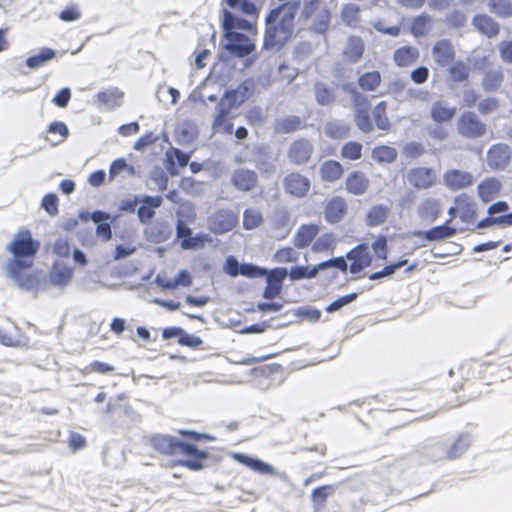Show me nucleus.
Returning <instances> with one entry per match:
<instances>
[{"label": "nucleus", "mask_w": 512, "mask_h": 512, "mask_svg": "<svg viewBox=\"0 0 512 512\" xmlns=\"http://www.w3.org/2000/svg\"><path fill=\"white\" fill-rule=\"evenodd\" d=\"M221 28L223 33H226V31H238L243 33V31L252 32L256 27L250 20L224 8L221 13Z\"/></svg>", "instance_id": "nucleus-14"}, {"label": "nucleus", "mask_w": 512, "mask_h": 512, "mask_svg": "<svg viewBox=\"0 0 512 512\" xmlns=\"http://www.w3.org/2000/svg\"><path fill=\"white\" fill-rule=\"evenodd\" d=\"M318 233L319 226L317 224H302L293 237V243L296 248L304 249L312 243Z\"/></svg>", "instance_id": "nucleus-26"}, {"label": "nucleus", "mask_w": 512, "mask_h": 512, "mask_svg": "<svg viewBox=\"0 0 512 512\" xmlns=\"http://www.w3.org/2000/svg\"><path fill=\"white\" fill-rule=\"evenodd\" d=\"M473 442V436L469 432L461 433L456 440L447 444L446 442H440L439 447L442 448V453L433 455L432 458L435 461L441 459L455 460L461 457Z\"/></svg>", "instance_id": "nucleus-7"}, {"label": "nucleus", "mask_w": 512, "mask_h": 512, "mask_svg": "<svg viewBox=\"0 0 512 512\" xmlns=\"http://www.w3.org/2000/svg\"><path fill=\"white\" fill-rule=\"evenodd\" d=\"M212 240L211 236L204 232H198L195 235H191L189 239H183L181 241V248L183 250H199L206 246Z\"/></svg>", "instance_id": "nucleus-46"}, {"label": "nucleus", "mask_w": 512, "mask_h": 512, "mask_svg": "<svg viewBox=\"0 0 512 512\" xmlns=\"http://www.w3.org/2000/svg\"><path fill=\"white\" fill-rule=\"evenodd\" d=\"M124 93L118 89L100 91L97 93V100L107 106H120Z\"/></svg>", "instance_id": "nucleus-56"}, {"label": "nucleus", "mask_w": 512, "mask_h": 512, "mask_svg": "<svg viewBox=\"0 0 512 512\" xmlns=\"http://www.w3.org/2000/svg\"><path fill=\"white\" fill-rule=\"evenodd\" d=\"M336 491L335 485H321L315 487L311 493V502L314 508H323L328 497Z\"/></svg>", "instance_id": "nucleus-45"}, {"label": "nucleus", "mask_w": 512, "mask_h": 512, "mask_svg": "<svg viewBox=\"0 0 512 512\" xmlns=\"http://www.w3.org/2000/svg\"><path fill=\"white\" fill-rule=\"evenodd\" d=\"M371 248L377 259L384 261L387 260L389 250L387 236L378 235L377 238L371 243Z\"/></svg>", "instance_id": "nucleus-63"}, {"label": "nucleus", "mask_w": 512, "mask_h": 512, "mask_svg": "<svg viewBox=\"0 0 512 512\" xmlns=\"http://www.w3.org/2000/svg\"><path fill=\"white\" fill-rule=\"evenodd\" d=\"M116 220L110 213L107 216H101L93 219L96 225V235L103 241H109L112 238V223Z\"/></svg>", "instance_id": "nucleus-43"}, {"label": "nucleus", "mask_w": 512, "mask_h": 512, "mask_svg": "<svg viewBox=\"0 0 512 512\" xmlns=\"http://www.w3.org/2000/svg\"><path fill=\"white\" fill-rule=\"evenodd\" d=\"M301 0L291 4H278L265 17L262 50L281 51L293 38L295 18L300 10Z\"/></svg>", "instance_id": "nucleus-2"}, {"label": "nucleus", "mask_w": 512, "mask_h": 512, "mask_svg": "<svg viewBox=\"0 0 512 512\" xmlns=\"http://www.w3.org/2000/svg\"><path fill=\"white\" fill-rule=\"evenodd\" d=\"M287 277H289V270L286 267L266 268L264 276H262L266 284L273 286L276 290H283V284Z\"/></svg>", "instance_id": "nucleus-40"}, {"label": "nucleus", "mask_w": 512, "mask_h": 512, "mask_svg": "<svg viewBox=\"0 0 512 512\" xmlns=\"http://www.w3.org/2000/svg\"><path fill=\"white\" fill-rule=\"evenodd\" d=\"M74 276V269L65 263L54 261L46 277L47 285L51 284L57 288H65L70 284Z\"/></svg>", "instance_id": "nucleus-16"}, {"label": "nucleus", "mask_w": 512, "mask_h": 512, "mask_svg": "<svg viewBox=\"0 0 512 512\" xmlns=\"http://www.w3.org/2000/svg\"><path fill=\"white\" fill-rule=\"evenodd\" d=\"M238 215L230 209H218L207 218V227L215 235H222L234 229Z\"/></svg>", "instance_id": "nucleus-6"}, {"label": "nucleus", "mask_w": 512, "mask_h": 512, "mask_svg": "<svg viewBox=\"0 0 512 512\" xmlns=\"http://www.w3.org/2000/svg\"><path fill=\"white\" fill-rule=\"evenodd\" d=\"M178 433L179 435L182 436V441L190 442L193 443L194 445H196V443L199 442L214 441L216 439V437L211 434L197 432L191 429H180Z\"/></svg>", "instance_id": "nucleus-57"}, {"label": "nucleus", "mask_w": 512, "mask_h": 512, "mask_svg": "<svg viewBox=\"0 0 512 512\" xmlns=\"http://www.w3.org/2000/svg\"><path fill=\"white\" fill-rule=\"evenodd\" d=\"M256 50V45L249 36L238 31H226L223 33L220 41V49L217 53L218 60L221 63L228 64L232 57L245 59V67L253 64L256 57L252 55Z\"/></svg>", "instance_id": "nucleus-3"}, {"label": "nucleus", "mask_w": 512, "mask_h": 512, "mask_svg": "<svg viewBox=\"0 0 512 512\" xmlns=\"http://www.w3.org/2000/svg\"><path fill=\"white\" fill-rule=\"evenodd\" d=\"M294 316L300 321H308L311 323L318 322L321 318L322 312L314 306H302L293 310Z\"/></svg>", "instance_id": "nucleus-53"}, {"label": "nucleus", "mask_w": 512, "mask_h": 512, "mask_svg": "<svg viewBox=\"0 0 512 512\" xmlns=\"http://www.w3.org/2000/svg\"><path fill=\"white\" fill-rule=\"evenodd\" d=\"M40 247V241L34 239L27 228L15 233L12 241L6 246V251L12 256L6 262V276L20 290L33 292L36 295L47 289V279L41 271L35 270L28 273L34 265Z\"/></svg>", "instance_id": "nucleus-1"}, {"label": "nucleus", "mask_w": 512, "mask_h": 512, "mask_svg": "<svg viewBox=\"0 0 512 512\" xmlns=\"http://www.w3.org/2000/svg\"><path fill=\"white\" fill-rule=\"evenodd\" d=\"M184 441L175 436L164 435V434H154L150 438L151 447L165 455H174L176 452L180 451V446L183 445Z\"/></svg>", "instance_id": "nucleus-19"}, {"label": "nucleus", "mask_w": 512, "mask_h": 512, "mask_svg": "<svg viewBox=\"0 0 512 512\" xmlns=\"http://www.w3.org/2000/svg\"><path fill=\"white\" fill-rule=\"evenodd\" d=\"M386 107V102L380 101L375 105L372 111L376 127L383 131H388L390 129V122L386 116Z\"/></svg>", "instance_id": "nucleus-54"}, {"label": "nucleus", "mask_w": 512, "mask_h": 512, "mask_svg": "<svg viewBox=\"0 0 512 512\" xmlns=\"http://www.w3.org/2000/svg\"><path fill=\"white\" fill-rule=\"evenodd\" d=\"M226 5L234 10H239L247 16L257 17L259 9L251 0H225Z\"/></svg>", "instance_id": "nucleus-50"}, {"label": "nucleus", "mask_w": 512, "mask_h": 512, "mask_svg": "<svg viewBox=\"0 0 512 512\" xmlns=\"http://www.w3.org/2000/svg\"><path fill=\"white\" fill-rule=\"evenodd\" d=\"M488 7L491 13L499 18L512 17V2L511 0H489Z\"/></svg>", "instance_id": "nucleus-51"}, {"label": "nucleus", "mask_w": 512, "mask_h": 512, "mask_svg": "<svg viewBox=\"0 0 512 512\" xmlns=\"http://www.w3.org/2000/svg\"><path fill=\"white\" fill-rule=\"evenodd\" d=\"M254 162L255 167L260 171L262 175L271 176L276 172L275 163L264 154L257 155Z\"/></svg>", "instance_id": "nucleus-64"}, {"label": "nucleus", "mask_w": 512, "mask_h": 512, "mask_svg": "<svg viewBox=\"0 0 512 512\" xmlns=\"http://www.w3.org/2000/svg\"><path fill=\"white\" fill-rule=\"evenodd\" d=\"M315 101L318 105L330 107L336 102L335 89L327 83L317 81L313 85Z\"/></svg>", "instance_id": "nucleus-29"}, {"label": "nucleus", "mask_w": 512, "mask_h": 512, "mask_svg": "<svg viewBox=\"0 0 512 512\" xmlns=\"http://www.w3.org/2000/svg\"><path fill=\"white\" fill-rule=\"evenodd\" d=\"M230 112L225 111L222 113V109H216V115L214 116L212 127L213 129H223V132L227 135H230L234 131V125L232 122L227 120Z\"/></svg>", "instance_id": "nucleus-59"}, {"label": "nucleus", "mask_w": 512, "mask_h": 512, "mask_svg": "<svg viewBox=\"0 0 512 512\" xmlns=\"http://www.w3.org/2000/svg\"><path fill=\"white\" fill-rule=\"evenodd\" d=\"M504 81V72L501 67L488 69L484 72L481 86L486 93H494L500 89Z\"/></svg>", "instance_id": "nucleus-31"}, {"label": "nucleus", "mask_w": 512, "mask_h": 512, "mask_svg": "<svg viewBox=\"0 0 512 512\" xmlns=\"http://www.w3.org/2000/svg\"><path fill=\"white\" fill-rule=\"evenodd\" d=\"M365 49L364 42L361 37L349 36L347 48L343 51L344 56L350 63H357L363 56Z\"/></svg>", "instance_id": "nucleus-39"}, {"label": "nucleus", "mask_w": 512, "mask_h": 512, "mask_svg": "<svg viewBox=\"0 0 512 512\" xmlns=\"http://www.w3.org/2000/svg\"><path fill=\"white\" fill-rule=\"evenodd\" d=\"M501 192V182L495 177L483 179L477 186V195L483 203H489Z\"/></svg>", "instance_id": "nucleus-24"}, {"label": "nucleus", "mask_w": 512, "mask_h": 512, "mask_svg": "<svg viewBox=\"0 0 512 512\" xmlns=\"http://www.w3.org/2000/svg\"><path fill=\"white\" fill-rule=\"evenodd\" d=\"M361 294V292H351L349 294L343 295L338 297L337 299L333 300L331 303H329L325 307V311L327 313H335L340 311L343 307L351 304L354 302L358 296Z\"/></svg>", "instance_id": "nucleus-55"}, {"label": "nucleus", "mask_w": 512, "mask_h": 512, "mask_svg": "<svg viewBox=\"0 0 512 512\" xmlns=\"http://www.w3.org/2000/svg\"><path fill=\"white\" fill-rule=\"evenodd\" d=\"M441 204L438 199L427 198L417 208L419 218L429 223L435 222L441 214Z\"/></svg>", "instance_id": "nucleus-28"}, {"label": "nucleus", "mask_w": 512, "mask_h": 512, "mask_svg": "<svg viewBox=\"0 0 512 512\" xmlns=\"http://www.w3.org/2000/svg\"><path fill=\"white\" fill-rule=\"evenodd\" d=\"M346 260L351 261L349 271L351 274H358L365 268L370 267L373 262L369 251V245L365 242L359 243L349 250L345 256Z\"/></svg>", "instance_id": "nucleus-8"}, {"label": "nucleus", "mask_w": 512, "mask_h": 512, "mask_svg": "<svg viewBox=\"0 0 512 512\" xmlns=\"http://www.w3.org/2000/svg\"><path fill=\"white\" fill-rule=\"evenodd\" d=\"M263 222V216L260 211L247 208L243 212V228L252 230L259 227Z\"/></svg>", "instance_id": "nucleus-58"}, {"label": "nucleus", "mask_w": 512, "mask_h": 512, "mask_svg": "<svg viewBox=\"0 0 512 512\" xmlns=\"http://www.w3.org/2000/svg\"><path fill=\"white\" fill-rule=\"evenodd\" d=\"M351 126L342 120L328 121L324 126L326 137L333 140L347 138L350 135Z\"/></svg>", "instance_id": "nucleus-36"}, {"label": "nucleus", "mask_w": 512, "mask_h": 512, "mask_svg": "<svg viewBox=\"0 0 512 512\" xmlns=\"http://www.w3.org/2000/svg\"><path fill=\"white\" fill-rule=\"evenodd\" d=\"M407 181L418 190L428 189L435 183V175L432 168H412L407 173Z\"/></svg>", "instance_id": "nucleus-20"}, {"label": "nucleus", "mask_w": 512, "mask_h": 512, "mask_svg": "<svg viewBox=\"0 0 512 512\" xmlns=\"http://www.w3.org/2000/svg\"><path fill=\"white\" fill-rule=\"evenodd\" d=\"M397 150L394 147L381 145L372 151V158L378 163H393L397 159Z\"/></svg>", "instance_id": "nucleus-48"}, {"label": "nucleus", "mask_w": 512, "mask_h": 512, "mask_svg": "<svg viewBox=\"0 0 512 512\" xmlns=\"http://www.w3.org/2000/svg\"><path fill=\"white\" fill-rule=\"evenodd\" d=\"M173 229L170 222L165 219H157L144 229L145 239L153 244L166 242L172 235Z\"/></svg>", "instance_id": "nucleus-18"}, {"label": "nucleus", "mask_w": 512, "mask_h": 512, "mask_svg": "<svg viewBox=\"0 0 512 512\" xmlns=\"http://www.w3.org/2000/svg\"><path fill=\"white\" fill-rule=\"evenodd\" d=\"M450 219L443 224L431 227L428 230H415L413 236L422 238L428 242H437L456 235L457 229L449 225Z\"/></svg>", "instance_id": "nucleus-17"}, {"label": "nucleus", "mask_w": 512, "mask_h": 512, "mask_svg": "<svg viewBox=\"0 0 512 512\" xmlns=\"http://www.w3.org/2000/svg\"><path fill=\"white\" fill-rule=\"evenodd\" d=\"M198 137V129L191 121H184L176 130L175 140L181 146L192 144Z\"/></svg>", "instance_id": "nucleus-35"}, {"label": "nucleus", "mask_w": 512, "mask_h": 512, "mask_svg": "<svg viewBox=\"0 0 512 512\" xmlns=\"http://www.w3.org/2000/svg\"><path fill=\"white\" fill-rule=\"evenodd\" d=\"M419 56V52L415 47L403 46L395 50L393 58L398 67L410 66Z\"/></svg>", "instance_id": "nucleus-41"}, {"label": "nucleus", "mask_w": 512, "mask_h": 512, "mask_svg": "<svg viewBox=\"0 0 512 512\" xmlns=\"http://www.w3.org/2000/svg\"><path fill=\"white\" fill-rule=\"evenodd\" d=\"M335 235L332 232L319 236L312 244L311 251L314 253L325 252L332 248Z\"/></svg>", "instance_id": "nucleus-62"}, {"label": "nucleus", "mask_w": 512, "mask_h": 512, "mask_svg": "<svg viewBox=\"0 0 512 512\" xmlns=\"http://www.w3.org/2000/svg\"><path fill=\"white\" fill-rule=\"evenodd\" d=\"M457 132L466 139H478L487 132L486 124L473 111H464L457 120Z\"/></svg>", "instance_id": "nucleus-5"}, {"label": "nucleus", "mask_w": 512, "mask_h": 512, "mask_svg": "<svg viewBox=\"0 0 512 512\" xmlns=\"http://www.w3.org/2000/svg\"><path fill=\"white\" fill-rule=\"evenodd\" d=\"M282 186L286 194L304 198L310 191L311 181L299 172H290L283 178Z\"/></svg>", "instance_id": "nucleus-9"}, {"label": "nucleus", "mask_w": 512, "mask_h": 512, "mask_svg": "<svg viewBox=\"0 0 512 512\" xmlns=\"http://www.w3.org/2000/svg\"><path fill=\"white\" fill-rule=\"evenodd\" d=\"M243 103L244 102L241 101L234 89H227L217 103L216 109H222V113H225V111L231 112L233 109L240 107Z\"/></svg>", "instance_id": "nucleus-42"}, {"label": "nucleus", "mask_w": 512, "mask_h": 512, "mask_svg": "<svg viewBox=\"0 0 512 512\" xmlns=\"http://www.w3.org/2000/svg\"><path fill=\"white\" fill-rule=\"evenodd\" d=\"M511 148L504 143L492 145L487 152V162L493 170H504L510 163Z\"/></svg>", "instance_id": "nucleus-15"}, {"label": "nucleus", "mask_w": 512, "mask_h": 512, "mask_svg": "<svg viewBox=\"0 0 512 512\" xmlns=\"http://www.w3.org/2000/svg\"><path fill=\"white\" fill-rule=\"evenodd\" d=\"M363 145L357 141L346 142L341 148V156L348 160H358L362 157Z\"/></svg>", "instance_id": "nucleus-60"}, {"label": "nucleus", "mask_w": 512, "mask_h": 512, "mask_svg": "<svg viewBox=\"0 0 512 512\" xmlns=\"http://www.w3.org/2000/svg\"><path fill=\"white\" fill-rule=\"evenodd\" d=\"M431 21L432 18L430 15L427 13H421L412 20L410 33L414 37H424L428 32Z\"/></svg>", "instance_id": "nucleus-47"}, {"label": "nucleus", "mask_w": 512, "mask_h": 512, "mask_svg": "<svg viewBox=\"0 0 512 512\" xmlns=\"http://www.w3.org/2000/svg\"><path fill=\"white\" fill-rule=\"evenodd\" d=\"M313 150V144L308 139L300 138L290 144L287 157L290 163L303 165L309 162Z\"/></svg>", "instance_id": "nucleus-13"}, {"label": "nucleus", "mask_w": 512, "mask_h": 512, "mask_svg": "<svg viewBox=\"0 0 512 512\" xmlns=\"http://www.w3.org/2000/svg\"><path fill=\"white\" fill-rule=\"evenodd\" d=\"M474 177L468 171L451 169L444 173L443 182L452 191H457L470 187L473 184Z\"/></svg>", "instance_id": "nucleus-21"}, {"label": "nucleus", "mask_w": 512, "mask_h": 512, "mask_svg": "<svg viewBox=\"0 0 512 512\" xmlns=\"http://www.w3.org/2000/svg\"><path fill=\"white\" fill-rule=\"evenodd\" d=\"M347 214V203L343 197L333 196L324 207V219L329 224H337Z\"/></svg>", "instance_id": "nucleus-22"}, {"label": "nucleus", "mask_w": 512, "mask_h": 512, "mask_svg": "<svg viewBox=\"0 0 512 512\" xmlns=\"http://www.w3.org/2000/svg\"><path fill=\"white\" fill-rule=\"evenodd\" d=\"M163 204V196L142 194L141 202L137 208L138 221L141 224H150L156 215V210Z\"/></svg>", "instance_id": "nucleus-10"}, {"label": "nucleus", "mask_w": 512, "mask_h": 512, "mask_svg": "<svg viewBox=\"0 0 512 512\" xmlns=\"http://www.w3.org/2000/svg\"><path fill=\"white\" fill-rule=\"evenodd\" d=\"M455 55V49L449 39L438 40L432 47V56L440 67L448 66Z\"/></svg>", "instance_id": "nucleus-23"}, {"label": "nucleus", "mask_w": 512, "mask_h": 512, "mask_svg": "<svg viewBox=\"0 0 512 512\" xmlns=\"http://www.w3.org/2000/svg\"><path fill=\"white\" fill-rule=\"evenodd\" d=\"M381 82L379 71H367L359 76L358 85L364 91H374Z\"/></svg>", "instance_id": "nucleus-49"}, {"label": "nucleus", "mask_w": 512, "mask_h": 512, "mask_svg": "<svg viewBox=\"0 0 512 512\" xmlns=\"http://www.w3.org/2000/svg\"><path fill=\"white\" fill-rule=\"evenodd\" d=\"M57 55L56 50L49 48V47H42L38 53L33 54L29 56L25 63L28 68L31 70H36L45 64H47L49 61L54 59Z\"/></svg>", "instance_id": "nucleus-37"}, {"label": "nucleus", "mask_w": 512, "mask_h": 512, "mask_svg": "<svg viewBox=\"0 0 512 512\" xmlns=\"http://www.w3.org/2000/svg\"><path fill=\"white\" fill-rule=\"evenodd\" d=\"M454 203L460 208V219L464 223H472L477 218V208L474 200L463 193L454 197Z\"/></svg>", "instance_id": "nucleus-25"}, {"label": "nucleus", "mask_w": 512, "mask_h": 512, "mask_svg": "<svg viewBox=\"0 0 512 512\" xmlns=\"http://www.w3.org/2000/svg\"><path fill=\"white\" fill-rule=\"evenodd\" d=\"M345 186L349 193L363 195L368 189L369 180L363 172L352 171L346 178Z\"/></svg>", "instance_id": "nucleus-30"}, {"label": "nucleus", "mask_w": 512, "mask_h": 512, "mask_svg": "<svg viewBox=\"0 0 512 512\" xmlns=\"http://www.w3.org/2000/svg\"><path fill=\"white\" fill-rule=\"evenodd\" d=\"M456 113V107H448L441 100L435 101L430 108V118L437 124L450 122Z\"/></svg>", "instance_id": "nucleus-32"}, {"label": "nucleus", "mask_w": 512, "mask_h": 512, "mask_svg": "<svg viewBox=\"0 0 512 512\" xmlns=\"http://www.w3.org/2000/svg\"><path fill=\"white\" fill-rule=\"evenodd\" d=\"M192 152H184L179 148L171 147L165 153L163 165L170 176H177L179 169L188 165Z\"/></svg>", "instance_id": "nucleus-12"}, {"label": "nucleus", "mask_w": 512, "mask_h": 512, "mask_svg": "<svg viewBox=\"0 0 512 512\" xmlns=\"http://www.w3.org/2000/svg\"><path fill=\"white\" fill-rule=\"evenodd\" d=\"M449 76L454 82H464L469 79L470 67L462 60L455 61L449 67Z\"/></svg>", "instance_id": "nucleus-52"}, {"label": "nucleus", "mask_w": 512, "mask_h": 512, "mask_svg": "<svg viewBox=\"0 0 512 512\" xmlns=\"http://www.w3.org/2000/svg\"><path fill=\"white\" fill-rule=\"evenodd\" d=\"M472 24L481 34L488 38L496 37L500 33L499 23L486 14H476L473 17Z\"/></svg>", "instance_id": "nucleus-27"}, {"label": "nucleus", "mask_w": 512, "mask_h": 512, "mask_svg": "<svg viewBox=\"0 0 512 512\" xmlns=\"http://www.w3.org/2000/svg\"><path fill=\"white\" fill-rule=\"evenodd\" d=\"M319 270L316 265H295L289 270V278L291 281H300L304 279H314L318 276Z\"/></svg>", "instance_id": "nucleus-44"}, {"label": "nucleus", "mask_w": 512, "mask_h": 512, "mask_svg": "<svg viewBox=\"0 0 512 512\" xmlns=\"http://www.w3.org/2000/svg\"><path fill=\"white\" fill-rule=\"evenodd\" d=\"M185 458L175 461L176 465L183 466L190 471H200L216 463L219 458L211 454L207 449H199L190 442H184L180 446V451Z\"/></svg>", "instance_id": "nucleus-4"}, {"label": "nucleus", "mask_w": 512, "mask_h": 512, "mask_svg": "<svg viewBox=\"0 0 512 512\" xmlns=\"http://www.w3.org/2000/svg\"><path fill=\"white\" fill-rule=\"evenodd\" d=\"M302 123L303 121L301 117L297 115H289L276 119L274 130L279 134H290L303 128Z\"/></svg>", "instance_id": "nucleus-38"}, {"label": "nucleus", "mask_w": 512, "mask_h": 512, "mask_svg": "<svg viewBox=\"0 0 512 512\" xmlns=\"http://www.w3.org/2000/svg\"><path fill=\"white\" fill-rule=\"evenodd\" d=\"M319 272L325 271L331 268L338 269L341 272H346L348 265L345 256H337L316 264Z\"/></svg>", "instance_id": "nucleus-61"}, {"label": "nucleus", "mask_w": 512, "mask_h": 512, "mask_svg": "<svg viewBox=\"0 0 512 512\" xmlns=\"http://www.w3.org/2000/svg\"><path fill=\"white\" fill-rule=\"evenodd\" d=\"M319 173L323 181L332 183L342 177L344 167L339 161L330 159L320 165Z\"/></svg>", "instance_id": "nucleus-34"}, {"label": "nucleus", "mask_w": 512, "mask_h": 512, "mask_svg": "<svg viewBox=\"0 0 512 512\" xmlns=\"http://www.w3.org/2000/svg\"><path fill=\"white\" fill-rule=\"evenodd\" d=\"M259 182L258 174L248 168H237L233 171L230 183L238 191L250 192L254 190Z\"/></svg>", "instance_id": "nucleus-11"}, {"label": "nucleus", "mask_w": 512, "mask_h": 512, "mask_svg": "<svg viewBox=\"0 0 512 512\" xmlns=\"http://www.w3.org/2000/svg\"><path fill=\"white\" fill-rule=\"evenodd\" d=\"M390 207L384 204L372 206L365 215V224L368 227H377L384 224L390 214Z\"/></svg>", "instance_id": "nucleus-33"}]
</instances>
